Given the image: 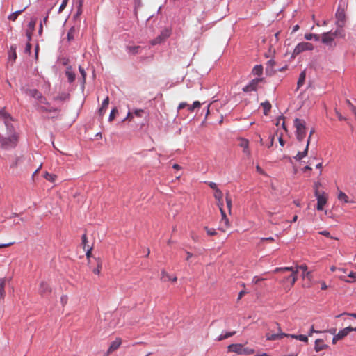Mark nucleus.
<instances>
[{"label":"nucleus","instance_id":"0eeeda50","mask_svg":"<svg viewBox=\"0 0 356 356\" xmlns=\"http://www.w3.org/2000/svg\"><path fill=\"white\" fill-rule=\"evenodd\" d=\"M26 93L31 97L37 99L40 104L48 105L49 102L47 98L42 95L37 89H27Z\"/></svg>","mask_w":356,"mask_h":356},{"label":"nucleus","instance_id":"a211bd4d","mask_svg":"<svg viewBox=\"0 0 356 356\" xmlns=\"http://www.w3.org/2000/svg\"><path fill=\"white\" fill-rule=\"evenodd\" d=\"M78 32H79L78 27H76L75 26H72L69 29L67 34V40L69 42L72 41L74 39L75 35L78 33Z\"/></svg>","mask_w":356,"mask_h":356},{"label":"nucleus","instance_id":"f03ea898","mask_svg":"<svg viewBox=\"0 0 356 356\" xmlns=\"http://www.w3.org/2000/svg\"><path fill=\"white\" fill-rule=\"evenodd\" d=\"M0 120L3 121L5 127L6 128V131L8 135H12V134L17 133L15 131L13 124H12V121L13 120V118L10 114L6 112L4 108L0 110Z\"/></svg>","mask_w":356,"mask_h":356},{"label":"nucleus","instance_id":"aec40b11","mask_svg":"<svg viewBox=\"0 0 356 356\" xmlns=\"http://www.w3.org/2000/svg\"><path fill=\"white\" fill-rule=\"evenodd\" d=\"M108 104H109V97L107 96L102 102V106L101 107L99 108L98 112H99V114L100 116H103L106 111V109H107V107L108 106Z\"/></svg>","mask_w":356,"mask_h":356},{"label":"nucleus","instance_id":"680f3d73","mask_svg":"<svg viewBox=\"0 0 356 356\" xmlns=\"http://www.w3.org/2000/svg\"><path fill=\"white\" fill-rule=\"evenodd\" d=\"M31 35H32L31 31H26V36L27 38V42H30V41L31 40Z\"/></svg>","mask_w":356,"mask_h":356},{"label":"nucleus","instance_id":"f8f14e48","mask_svg":"<svg viewBox=\"0 0 356 356\" xmlns=\"http://www.w3.org/2000/svg\"><path fill=\"white\" fill-rule=\"evenodd\" d=\"M143 47L139 45H127L126 46V51L129 55H137L141 53Z\"/></svg>","mask_w":356,"mask_h":356},{"label":"nucleus","instance_id":"5fc2aeb1","mask_svg":"<svg viewBox=\"0 0 356 356\" xmlns=\"http://www.w3.org/2000/svg\"><path fill=\"white\" fill-rule=\"evenodd\" d=\"M265 280V278L259 277H258V276H254V277L252 278V282H253L254 284H258L259 282L263 281V280Z\"/></svg>","mask_w":356,"mask_h":356},{"label":"nucleus","instance_id":"7c9ffc66","mask_svg":"<svg viewBox=\"0 0 356 356\" xmlns=\"http://www.w3.org/2000/svg\"><path fill=\"white\" fill-rule=\"evenodd\" d=\"M240 146L243 148V152L244 153L248 154H250V152H249V149H248L249 142H248V140L247 139L242 138L241 140Z\"/></svg>","mask_w":356,"mask_h":356},{"label":"nucleus","instance_id":"4c0bfd02","mask_svg":"<svg viewBox=\"0 0 356 356\" xmlns=\"http://www.w3.org/2000/svg\"><path fill=\"white\" fill-rule=\"evenodd\" d=\"M262 80L261 78H255L251 80L249 83L251 84L252 87L257 90L258 83Z\"/></svg>","mask_w":356,"mask_h":356},{"label":"nucleus","instance_id":"bb28decb","mask_svg":"<svg viewBox=\"0 0 356 356\" xmlns=\"http://www.w3.org/2000/svg\"><path fill=\"white\" fill-rule=\"evenodd\" d=\"M73 3L77 8L75 16H79L82 13L83 0H73Z\"/></svg>","mask_w":356,"mask_h":356},{"label":"nucleus","instance_id":"f257e3e1","mask_svg":"<svg viewBox=\"0 0 356 356\" xmlns=\"http://www.w3.org/2000/svg\"><path fill=\"white\" fill-rule=\"evenodd\" d=\"M19 134L14 133L8 136H3L0 134V147L8 150L17 147L19 142Z\"/></svg>","mask_w":356,"mask_h":356},{"label":"nucleus","instance_id":"b1692460","mask_svg":"<svg viewBox=\"0 0 356 356\" xmlns=\"http://www.w3.org/2000/svg\"><path fill=\"white\" fill-rule=\"evenodd\" d=\"M236 334V332L235 331H233V332H222L218 337V338L216 339L217 341H222L224 339H226L229 337H231L232 336H234V334Z\"/></svg>","mask_w":356,"mask_h":356},{"label":"nucleus","instance_id":"a878e982","mask_svg":"<svg viewBox=\"0 0 356 356\" xmlns=\"http://www.w3.org/2000/svg\"><path fill=\"white\" fill-rule=\"evenodd\" d=\"M161 280H163L164 282L166 281H172L175 282L177 281V277L174 276L172 277L168 273H166L164 270L161 272Z\"/></svg>","mask_w":356,"mask_h":356},{"label":"nucleus","instance_id":"9b49d317","mask_svg":"<svg viewBox=\"0 0 356 356\" xmlns=\"http://www.w3.org/2000/svg\"><path fill=\"white\" fill-rule=\"evenodd\" d=\"M39 292L42 297L47 298L51 293V289L47 282H42L40 284Z\"/></svg>","mask_w":356,"mask_h":356},{"label":"nucleus","instance_id":"39448f33","mask_svg":"<svg viewBox=\"0 0 356 356\" xmlns=\"http://www.w3.org/2000/svg\"><path fill=\"white\" fill-rule=\"evenodd\" d=\"M334 40L335 38L332 34V31L325 32L322 34L321 42L330 49H333L337 46Z\"/></svg>","mask_w":356,"mask_h":356},{"label":"nucleus","instance_id":"338daca9","mask_svg":"<svg viewBox=\"0 0 356 356\" xmlns=\"http://www.w3.org/2000/svg\"><path fill=\"white\" fill-rule=\"evenodd\" d=\"M188 104L186 102H181L178 106V110L182 109L185 107H187Z\"/></svg>","mask_w":356,"mask_h":356},{"label":"nucleus","instance_id":"8fccbe9b","mask_svg":"<svg viewBox=\"0 0 356 356\" xmlns=\"http://www.w3.org/2000/svg\"><path fill=\"white\" fill-rule=\"evenodd\" d=\"M254 352L252 348L243 347V355H251Z\"/></svg>","mask_w":356,"mask_h":356},{"label":"nucleus","instance_id":"c85d7f7f","mask_svg":"<svg viewBox=\"0 0 356 356\" xmlns=\"http://www.w3.org/2000/svg\"><path fill=\"white\" fill-rule=\"evenodd\" d=\"M261 106L263 107L264 114L267 115L271 109V104L269 101H265L261 104Z\"/></svg>","mask_w":356,"mask_h":356},{"label":"nucleus","instance_id":"f3484780","mask_svg":"<svg viewBox=\"0 0 356 356\" xmlns=\"http://www.w3.org/2000/svg\"><path fill=\"white\" fill-rule=\"evenodd\" d=\"M328 348V346L323 343V340L318 339L315 341L314 350L316 352H320Z\"/></svg>","mask_w":356,"mask_h":356},{"label":"nucleus","instance_id":"20e7f679","mask_svg":"<svg viewBox=\"0 0 356 356\" xmlns=\"http://www.w3.org/2000/svg\"><path fill=\"white\" fill-rule=\"evenodd\" d=\"M294 126L296 129V138L299 141L303 140L306 136L305 122L303 120L296 118Z\"/></svg>","mask_w":356,"mask_h":356},{"label":"nucleus","instance_id":"09e8293b","mask_svg":"<svg viewBox=\"0 0 356 356\" xmlns=\"http://www.w3.org/2000/svg\"><path fill=\"white\" fill-rule=\"evenodd\" d=\"M69 0H62V3L58 8V13H60L66 7L67 4L68 3Z\"/></svg>","mask_w":356,"mask_h":356},{"label":"nucleus","instance_id":"a19ab883","mask_svg":"<svg viewBox=\"0 0 356 356\" xmlns=\"http://www.w3.org/2000/svg\"><path fill=\"white\" fill-rule=\"evenodd\" d=\"M22 156H17L13 163L10 165V168H16L19 163L23 161Z\"/></svg>","mask_w":356,"mask_h":356},{"label":"nucleus","instance_id":"dca6fc26","mask_svg":"<svg viewBox=\"0 0 356 356\" xmlns=\"http://www.w3.org/2000/svg\"><path fill=\"white\" fill-rule=\"evenodd\" d=\"M309 145V139L307 141V145L302 152H298V154L294 156V159L297 161H301L304 157H305L308 154V148Z\"/></svg>","mask_w":356,"mask_h":356},{"label":"nucleus","instance_id":"37998d69","mask_svg":"<svg viewBox=\"0 0 356 356\" xmlns=\"http://www.w3.org/2000/svg\"><path fill=\"white\" fill-rule=\"evenodd\" d=\"M220 213H221V216H222V220L225 222V224L226 225H227L229 223V220L226 216L225 211L222 209V208L221 207H220Z\"/></svg>","mask_w":356,"mask_h":356},{"label":"nucleus","instance_id":"58836bf2","mask_svg":"<svg viewBox=\"0 0 356 356\" xmlns=\"http://www.w3.org/2000/svg\"><path fill=\"white\" fill-rule=\"evenodd\" d=\"M262 80L261 78H255L251 80L249 83L251 84L252 87L257 90L258 83Z\"/></svg>","mask_w":356,"mask_h":356},{"label":"nucleus","instance_id":"13d9d810","mask_svg":"<svg viewBox=\"0 0 356 356\" xmlns=\"http://www.w3.org/2000/svg\"><path fill=\"white\" fill-rule=\"evenodd\" d=\"M67 300H68V298L67 296H65V295L62 296L60 298V302H61L62 305H65L67 303Z\"/></svg>","mask_w":356,"mask_h":356},{"label":"nucleus","instance_id":"2f4dec72","mask_svg":"<svg viewBox=\"0 0 356 356\" xmlns=\"http://www.w3.org/2000/svg\"><path fill=\"white\" fill-rule=\"evenodd\" d=\"M26 7L22 10H17L15 12L12 13L10 15H8V19L10 21H15L17 18V17L26 9Z\"/></svg>","mask_w":356,"mask_h":356},{"label":"nucleus","instance_id":"774afa93","mask_svg":"<svg viewBox=\"0 0 356 356\" xmlns=\"http://www.w3.org/2000/svg\"><path fill=\"white\" fill-rule=\"evenodd\" d=\"M321 186V184L320 182H316L314 183V192L315 191H319L318 190V188Z\"/></svg>","mask_w":356,"mask_h":356},{"label":"nucleus","instance_id":"9d476101","mask_svg":"<svg viewBox=\"0 0 356 356\" xmlns=\"http://www.w3.org/2000/svg\"><path fill=\"white\" fill-rule=\"evenodd\" d=\"M285 271H291V277H292V281H291V286H293L296 281L297 280V273H298V269L297 267L296 269H294L293 267H280V268H276L274 270L275 273L278 272H285Z\"/></svg>","mask_w":356,"mask_h":356},{"label":"nucleus","instance_id":"4468645a","mask_svg":"<svg viewBox=\"0 0 356 356\" xmlns=\"http://www.w3.org/2000/svg\"><path fill=\"white\" fill-rule=\"evenodd\" d=\"M284 335H286V334L280 332L277 334L267 333L266 337L268 341H276L282 339Z\"/></svg>","mask_w":356,"mask_h":356},{"label":"nucleus","instance_id":"2eb2a0df","mask_svg":"<svg viewBox=\"0 0 356 356\" xmlns=\"http://www.w3.org/2000/svg\"><path fill=\"white\" fill-rule=\"evenodd\" d=\"M122 340L120 338H117L115 340L111 342L108 349V354L111 353L112 352L116 350L121 345Z\"/></svg>","mask_w":356,"mask_h":356},{"label":"nucleus","instance_id":"3c124183","mask_svg":"<svg viewBox=\"0 0 356 356\" xmlns=\"http://www.w3.org/2000/svg\"><path fill=\"white\" fill-rule=\"evenodd\" d=\"M226 204H227V208L229 209V211H231V207H232V199L230 197H229L228 195H227L226 196Z\"/></svg>","mask_w":356,"mask_h":356},{"label":"nucleus","instance_id":"6e6d98bb","mask_svg":"<svg viewBox=\"0 0 356 356\" xmlns=\"http://www.w3.org/2000/svg\"><path fill=\"white\" fill-rule=\"evenodd\" d=\"M291 281H292V277H291V275H290L289 276L283 277L282 282L286 283L287 282H290V284H291Z\"/></svg>","mask_w":356,"mask_h":356},{"label":"nucleus","instance_id":"f704fd0d","mask_svg":"<svg viewBox=\"0 0 356 356\" xmlns=\"http://www.w3.org/2000/svg\"><path fill=\"white\" fill-rule=\"evenodd\" d=\"M263 72V67L261 65H257L252 69V73L254 75L260 76Z\"/></svg>","mask_w":356,"mask_h":356},{"label":"nucleus","instance_id":"7ed1b4c3","mask_svg":"<svg viewBox=\"0 0 356 356\" xmlns=\"http://www.w3.org/2000/svg\"><path fill=\"white\" fill-rule=\"evenodd\" d=\"M346 6L345 3H341L340 2L335 13L337 26H344L346 21Z\"/></svg>","mask_w":356,"mask_h":356},{"label":"nucleus","instance_id":"423d86ee","mask_svg":"<svg viewBox=\"0 0 356 356\" xmlns=\"http://www.w3.org/2000/svg\"><path fill=\"white\" fill-rule=\"evenodd\" d=\"M148 115V113L145 112L143 109H134L132 111H129L127 113V116L122 120V122H124L127 120L132 121L135 117L138 118L144 117L146 118Z\"/></svg>","mask_w":356,"mask_h":356},{"label":"nucleus","instance_id":"c03bdc74","mask_svg":"<svg viewBox=\"0 0 356 356\" xmlns=\"http://www.w3.org/2000/svg\"><path fill=\"white\" fill-rule=\"evenodd\" d=\"M204 229L209 236H215L217 234L214 228H209L208 227H204Z\"/></svg>","mask_w":356,"mask_h":356},{"label":"nucleus","instance_id":"de8ad7c7","mask_svg":"<svg viewBox=\"0 0 356 356\" xmlns=\"http://www.w3.org/2000/svg\"><path fill=\"white\" fill-rule=\"evenodd\" d=\"M118 113V110L116 108H114L111 110V113H110V115H109V117H108V121L109 122H111L112 120H113V119L115 118V113Z\"/></svg>","mask_w":356,"mask_h":356},{"label":"nucleus","instance_id":"473e14b6","mask_svg":"<svg viewBox=\"0 0 356 356\" xmlns=\"http://www.w3.org/2000/svg\"><path fill=\"white\" fill-rule=\"evenodd\" d=\"M304 38L307 40H314V41H316V42L320 40L319 35L314 34V33H306V34H305Z\"/></svg>","mask_w":356,"mask_h":356},{"label":"nucleus","instance_id":"bf43d9fd","mask_svg":"<svg viewBox=\"0 0 356 356\" xmlns=\"http://www.w3.org/2000/svg\"><path fill=\"white\" fill-rule=\"evenodd\" d=\"M209 187L215 191L218 190L217 184L215 182L210 181L208 183Z\"/></svg>","mask_w":356,"mask_h":356},{"label":"nucleus","instance_id":"4d7b16f0","mask_svg":"<svg viewBox=\"0 0 356 356\" xmlns=\"http://www.w3.org/2000/svg\"><path fill=\"white\" fill-rule=\"evenodd\" d=\"M31 44H30V42H27L26 44V47H25V52L26 53H28V54H30L31 53Z\"/></svg>","mask_w":356,"mask_h":356},{"label":"nucleus","instance_id":"ddd939ff","mask_svg":"<svg viewBox=\"0 0 356 356\" xmlns=\"http://www.w3.org/2000/svg\"><path fill=\"white\" fill-rule=\"evenodd\" d=\"M243 345L241 343H232L227 346L228 352L236 353L238 355H243Z\"/></svg>","mask_w":356,"mask_h":356},{"label":"nucleus","instance_id":"ea45409f","mask_svg":"<svg viewBox=\"0 0 356 356\" xmlns=\"http://www.w3.org/2000/svg\"><path fill=\"white\" fill-rule=\"evenodd\" d=\"M70 97V95L67 94V93H65V92H63L61 94H60L59 95H58L55 99L56 100H60V101H65L66 99H67Z\"/></svg>","mask_w":356,"mask_h":356},{"label":"nucleus","instance_id":"72a5a7b5","mask_svg":"<svg viewBox=\"0 0 356 356\" xmlns=\"http://www.w3.org/2000/svg\"><path fill=\"white\" fill-rule=\"evenodd\" d=\"M5 284L6 280L4 278H0V299H3L5 296Z\"/></svg>","mask_w":356,"mask_h":356},{"label":"nucleus","instance_id":"393cba45","mask_svg":"<svg viewBox=\"0 0 356 356\" xmlns=\"http://www.w3.org/2000/svg\"><path fill=\"white\" fill-rule=\"evenodd\" d=\"M275 65V61L273 59L269 60L266 63V72L268 74H271L275 72L276 70H274L273 66Z\"/></svg>","mask_w":356,"mask_h":356},{"label":"nucleus","instance_id":"1a4fd4ad","mask_svg":"<svg viewBox=\"0 0 356 356\" xmlns=\"http://www.w3.org/2000/svg\"><path fill=\"white\" fill-rule=\"evenodd\" d=\"M315 197L317 200L316 209L322 211L324 205L327 203V197L324 192L315 191Z\"/></svg>","mask_w":356,"mask_h":356},{"label":"nucleus","instance_id":"a18cd8bd","mask_svg":"<svg viewBox=\"0 0 356 356\" xmlns=\"http://www.w3.org/2000/svg\"><path fill=\"white\" fill-rule=\"evenodd\" d=\"M346 104L350 107L351 111L354 113L355 117H356V107L350 102L349 99H346Z\"/></svg>","mask_w":356,"mask_h":356},{"label":"nucleus","instance_id":"e433bc0d","mask_svg":"<svg viewBox=\"0 0 356 356\" xmlns=\"http://www.w3.org/2000/svg\"><path fill=\"white\" fill-rule=\"evenodd\" d=\"M338 199L339 200L341 201V202H348V197L347 196V195L346 193H344L342 191H340L339 195H338Z\"/></svg>","mask_w":356,"mask_h":356},{"label":"nucleus","instance_id":"e2e57ef3","mask_svg":"<svg viewBox=\"0 0 356 356\" xmlns=\"http://www.w3.org/2000/svg\"><path fill=\"white\" fill-rule=\"evenodd\" d=\"M343 314L350 316H352V317H353V318H355L356 319V313H346V312H345L343 314L338 315L337 317L339 318V317H340L341 316H342Z\"/></svg>","mask_w":356,"mask_h":356},{"label":"nucleus","instance_id":"79ce46f5","mask_svg":"<svg viewBox=\"0 0 356 356\" xmlns=\"http://www.w3.org/2000/svg\"><path fill=\"white\" fill-rule=\"evenodd\" d=\"M79 70L82 77V83L85 84L86 78V73L85 72V70L81 66H79Z\"/></svg>","mask_w":356,"mask_h":356},{"label":"nucleus","instance_id":"49530a36","mask_svg":"<svg viewBox=\"0 0 356 356\" xmlns=\"http://www.w3.org/2000/svg\"><path fill=\"white\" fill-rule=\"evenodd\" d=\"M243 91L245 92H252V91H255V89H254L251 84H250L249 83L243 88Z\"/></svg>","mask_w":356,"mask_h":356},{"label":"nucleus","instance_id":"5701e85b","mask_svg":"<svg viewBox=\"0 0 356 356\" xmlns=\"http://www.w3.org/2000/svg\"><path fill=\"white\" fill-rule=\"evenodd\" d=\"M297 269H300L302 270V276L307 277L308 279H311L312 275L311 272L307 270V266L305 264H302L300 266H297Z\"/></svg>","mask_w":356,"mask_h":356},{"label":"nucleus","instance_id":"4be33fe9","mask_svg":"<svg viewBox=\"0 0 356 356\" xmlns=\"http://www.w3.org/2000/svg\"><path fill=\"white\" fill-rule=\"evenodd\" d=\"M351 332V326L346 327L342 330H340L339 332L337 334V337L339 338V339H343L345 337H346L350 332Z\"/></svg>","mask_w":356,"mask_h":356},{"label":"nucleus","instance_id":"69168bd1","mask_svg":"<svg viewBox=\"0 0 356 356\" xmlns=\"http://www.w3.org/2000/svg\"><path fill=\"white\" fill-rule=\"evenodd\" d=\"M192 106H193V108H197L200 107V106H201V103H200L199 101H195V102L193 103Z\"/></svg>","mask_w":356,"mask_h":356},{"label":"nucleus","instance_id":"603ef678","mask_svg":"<svg viewBox=\"0 0 356 356\" xmlns=\"http://www.w3.org/2000/svg\"><path fill=\"white\" fill-rule=\"evenodd\" d=\"M82 245H83V248H86V244L88 243L86 234H83L81 236Z\"/></svg>","mask_w":356,"mask_h":356},{"label":"nucleus","instance_id":"6e6552de","mask_svg":"<svg viewBox=\"0 0 356 356\" xmlns=\"http://www.w3.org/2000/svg\"><path fill=\"white\" fill-rule=\"evenodd\" d=\"M314 48L313 44L307 42H302L298 43L294 48L293 54L294 56L298 55L305 51H312Z\"/></svg>","mask_w":356,"mask_h":356},{"label":"nucleus","instance_id":"6ab92c4d","mask_svg":"<svg viewBox=\"0 0 356 356\" xmlns=\"http://www.w3.org/2000/svg\"><path fill=\"white\" fill-rule=\"evenodd\" d=\"M337 29L334 31H332V34L334 36V38H344L346 36V33L343 29V26H337Z\"/></svg>","mask_w":356,"mask_h":356},{"label":"nucleus","instance_id":"052dcab7","mask_svg":"<svg viewBox=\"0 0 356 356\" xmlns=\"http://www.w3.org/2000/svg\"><path fill=\"white\" fill-rule=\"evenodd\" d=\"M35 21H31L29 23V29H31L30 31H33L34 30V28H35Z\"/></svg>","mask_w":356,"mask_h":356},{"label":"nucleus","instance_id":"412c9836","mask_svg":"<svg viewBox=\"0 0 356 356\" xmlns=\"http://www.w3.org/2000/svg\"><path fill=\"white\" fill-rule=\"evenodd\" d=\"M65 76H67L68 82L70 83H73L75 79H76V74L72 70V67H67V70L65 71Z\"/></svg>","mask_w":356,"mask_h":356},{"label":"nucleus","instance_id":"c9c22d12","mask_svg":"<svg viewBox=\"0 0 356 356\" xmlns=\"http://www.w3.org/2000/svg\"><path fill=\"white\" fill-rule=\"evenodd\" d=\"M44 177L47 181L54 183L56 181L57 176L54 174H51L47 172H45L44 174Z\"/></svg>","mask_w":356,"mask_h":356},{"label":"nucleus","instance_id":"c756f323","mask_svg":"<svg viewBox=\"0 0 356 356\" xmlns=\"http://www.w3.org/2000/svg\"><path fill=\"white\" fill-rule=\"evenodd\" d=\"M222 196H223L222 192L220 189L215 191L214 197L216 198V200H217L218 201V205L219 206V207H222V203L221 202Z\"/></svg>","mask_w":356,"mask_h":356},{"label":"nucleus","instance_id":"0e129e2a","mask_svg":"<svg viewBox=\"0 0 356 356\" xmlns=\"http://www.w3.org/2000/svg\"><path fill=\"white\" fill-rule=\"evenodd\" d=\"M38 110L42 112H48L49 108L43 106H39Z\"/></svg>","mask_w":356,"mask_h":356},{"label":"nucleus","instance_id":"cd10ccee","mask_svg":"<svg viewBox=\"0 0 356 356\" xmlns=\"http://www.w3.org/2000/svg\"><path fill=\"white\" fill-rule=\"evenodd\" d=\"M306 79V73L305 71H302L299 74L298 80L297 82V88L299 89L305 83Z\"/></svg>","mask_w":356,"mask_h":356},{"label":"nucleus","instance_id":"864d4df0","mask_svg":"<svg viewBox=\"0 0 356 356\" xmlns=\"http://www.w3.org/2000/svg\"><path fill=\"white\" fill-rule=\"evenodd\" d=\"M298 339L303 341V342H307L308 341V337L306 335L304 334H299L298 335Z\"/></svg>","mask_w":356,"mask_h":356}]
</instances>
